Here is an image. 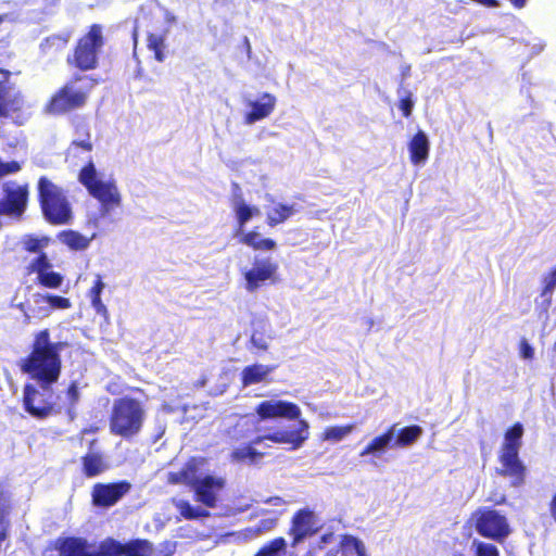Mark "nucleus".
<instances>
[{"instance_id": "28", "label": "nucleus", "mask_w": 556, "mask_h": 556, "mask_svg": "<svg viewBox=\"0 0 556 556\" xmlns=\"http://www.w3.org/2000/svg\"><path fill=\"white\" fill-rule=\"evenodd\" d=\"M58 237L63 244L75 251L85 250L90 243L89 238L72 229L61 231Z\"/></svg>"}, {"instance_id": "49", "label": "nucleus", "mask_w": 556, "mask_h": 556, "mask_svg": "<svg viewBox=\"0 0 556 556\" xmlns=\"http://www.w3.org/2000/svg\"><path fill=\"white\" fill-rule=\"evenodd\" d=\"M488 501L493 503V505H495V506H500L507 502V497L504 494H500L495 497H489Z\"/></svg>"}, {"instance_id": "37", "label": "nucleus", "mask_w": 556, "mask_h": 556, "mask_svg": "<svg viewBox=\"0 0 556 556\" xmlns=\"http://www.w3.org/2000/svg\"><path fill=\"white\" fill-rule=\"evenodd\" d=\"M354 425H342L327 427L321 433V440L330 442H339L352 432Z\"/></svg>"}, {"instance_id": "5", "label": "nucleus", "mask_w": 556, "mask_h": 556, "mask_svg": "<svg viewBox=\"0 0 556 556\" xmlns=\"http://www.w3.org/2000/svg\"><path fill=\"white\" fill-rule=\"evenodd\" d=\"M37 190L41 213L49 224L67 225L73 220L72 205L62 187L41 176Z\"/></svg>"}, {"instance_id": "50", "label": "nucleus", "mask_w": 556, "mask_h": 556, "mask_svg": "<svg viewBox=\"0 0 556 556\" xmlns=\"http://www.w3.org/2000/svg\"><path fill=\"white\" fill-rule=\"evenodd\" d=\"M548 507H549L551 516L553 517V519L556 522V492L553 494Z\"/></svg>"}, {"instance_id": "45", "label": "nucleus", "mask_w": 556, "mask_h": 556, "mask_svg": "<svg viewBox=\"0 0 556 556\" xmlns=\"http://www.w3.org/2000/svg\"><path fill=\"white\" fill-rule=\"evenodd\" d=\"M414 102L410 94L405 96L399 102V109L404 117H409L413 111Z\"/></svg>"}, {"instance_id": "6", "label": "nucleus", "mask_w": 556, "mask_h": 556, "mask_svg": "<svg viewBox=\"0 0 556 556\" xmlns=\"http://www.w3.org/2000/svg\"><path fill=\"white\" fill-rule=\"evenodd\" d=\"M104 42L102 26L100 24L90 25L87 33L77 39L72 53L67 55V65L80 72L96 70Z\"/></svg>"}, {"instance_id": "16", "label": "nucleus", "mask_w": 556, "mask_h": 556, "mask_svg": "<svg viewBox=\"0 0 556 556\" xmlns=\"http://www.w3.org/2000/svg\"><path fill=\"white\" fill-rule=\"evenodd\" d=\"M225 479L220 477L207 475L202 479H199L193 486L195 501L208 508H214L217 504L218 495L225 488Z\"/></svg>"}, {"instance_id": "24", "label": "nucleus", "mask_w": 556, "mask_h": 556, "mask_svg": "<svg viewBox=\"0 0 556 556\" xmlns=\"http://www.w3.org/2000/svg\"><path fill=\"white\" fill-rule=\"evenodd\" d=\"M240 242L252 249L253 251H273L277 248L276 240L271 238H262L258 227L243 232Z\"/></svg>"}, {"instance_id": "27", "label": "nucleus", "mask_w": 556, "mask_h": 556, "mask_svg": "<svg viewBox=\"0 0 556 556\" xmlns=\"http://www.w3.org/2000/svg\"><path fill=\"white\" fill-rule=\"evenodd\" d=\"M34 300L37 304H47V314L55 309H68L72 307V302L68 298L56 294H34Z\"/></svg>"}, {"instance_id": "40", "label": "nucleus", "mask_w": 556, "mask_h": 556, "mask_svg": "<svg viewBox=\"0 0 556 556\" xmlns=\"http://www.w3.org/2000/svg\"><path fill=\"white\" fill-rule=\"evenodd\" d=\"M556 289V265L548 270L542 278L541 296L547 299L549 304L552 301V294Z\"/></svg>"}, {"instance_id": "39", "label": "nucleus", "mask_w": 556, "mask_h": 556, "mask_svg": "<svg viewBox=\"0 0 556 556\" xmlns=\"http://www.w3.org/2000/svg\"><path fill=\"white\" fill-rule=\"evenodd\" d=\"M37 283L43 288L48 289H59L63 283V276L53 270H46L41 275L37 276Z\"/></svg>"}, {"instance_id": "34", "label": "nucleus", "mask_w": 556, "mask_h": 556, "mask_svg": "<svg viewBox=\"0 0 556 556\" xmlns=\"http://www.w3.org/2000/svg\"><path fill=\"white\" fill-rule=\"evenodd\" d=\"M153 545L146 539H134L125 543L124 556H152Z\"/></svg>"}, {"instance_id": "53", "label": "nucleus", "mask_w": 556, "mask_h": 556, "mask_svg": "<svg viewBox=\"0 0 556 556\" xmlns=\"http://www.w3.org/2000/svg\"><path fill=\"white\" fill-rule=\"evenodd\" d=\"M392 440V430L384 432V446L388 445Z\"/></svg>"}, {"instance_id": "12", "label": "nucleus", "mask_w": 556, "mask_h": 556, "mask_svg": "<svg viewBox=\"0 0 556 556\" xmlns=\"http://www.w3.org/2000/svg\"><path fill=\"white\" fill-rule=\"evenodd\" d=\"M278 264L270 257L255 256L252 266L243 273L245 290L254 292L267 282H276Z\"/></svg>"}, {"instance_id": "1", "label": "nucleus", "mask_w": 556, "mask_h": 556, "mask_svg": "<svg viewBox=\"0 0 556 556\" xmlns=\"http://www.w3.org/2000/svg\"><path fill=\"white\" fill-rule=\"evenodd\" d=\"M66 342H52L49 329H41L34 334L27 355L20 359L18 368L30 380L23 387V408L31 417L42 420L60 413L53 400L52 387L59 381L62 372L61 351Z\"/></svg>"}, {"instance_id": "29", "label": "nucleus", "mask_w": 556, "mask_h": 556, "mask_svg": "<svg viewBox=\"0 0 556 556\" xmlns=\"http://www.w3.org/2000/svg\"><path fill=\"white\" fill-rule=\"evenodd\" d=\"M64 397L65 400L63 407L65 409V413L71 419H74V417L76 416V407L80 400L79 386L76 380H73L68 383L64 391Z\"/></svg>"}, {"instance_id": "54", "label": "nucleus", "mask_w": 556, "mask_h": 556, "mask_svg": "<svg viewBox=\"0 0 556 556\" xmlns=\"http://www.w3.org/2000/svg\"><path fill=\"white\" fill-rule=\"evenodd\" d=\"M97 431H98V427H96V426H90L89 428H84V429L81 430V432H83L84 434H86V433H94V432H97Z\"/></svg>"}, {"instance_id": "30", "label": "nucleus", "mask_w": 556, "mask_h": 556, "mask_svg": "<svg viewBox=\"0 0 556 556\" xmlns=\"http://www.w3.org/2000/svg\"><path fill=\"white\" fill-rule=\"evenodd\" d=\"M278 516L271 515L270 517L262 518L254 526L244 529V535L248 539H254L268 533L276 529L278 526Z\"/></svg>"}, {"instance_id": "31", "label": "nucleus", "mask_w": 556, "mask_h": 556, "mask_svg": "<svg viewBox=\"0 0 556 556\" xmlns=\"http://www.w3.org/2000/svg\"><path fill=\"white\" fill-rule=\"evenodd\" d=\"M166 33H148L147 35V48L153 52L154 59L157 62H163L166 58Z\"/></svg>"}, {"instance_id": "8", "label": "nucleus", "mask_w": 556, "mask_h": 556, "mask_svg": "<svg viewBox=\"0 0 556 556\" xmlns=\"http://www.w3.org/2000/svg\"><path fill=\"white\" fill-rule=\"evenodd\" d=\"M472 526L482 538L503 542L510 534V527L506 516L500 511L480 507L471 514Z\"/></svg>"}, {"instance_id": "18", "label": "nucleus", "mask_w": 556, "mask_h": 556, "mask_svg": "<svg viewBox=\"0 0 556 556\" xmlns=\"http://www.w3.org/2000/svg\"><path fill=\"white\" fill-rule=\"evenodd\" d=\"M28 186L5 188L4 197L0 201L1 215L20 217L24 214L28 201Z\"/></svg>"}, {"instance_id": "38", "label": "nucleus", "mask_w": 556, "mask_h": 556, "mask_svg": "<svg viewBox=\"0 0 556 556\" xmlns=\"http://www.w3.org/2000/svg\"><path fill=\"white\" fill-rule=\"evenodd\" d=\"M52 267L50 260L45 252H40L26 267L25 273L27 275L37 274L41 275L46 270Z\"/></svg>"}, {"instance_id": "19", "label": "nucleus", "mask_w": 556, "mask_h": 556, "mask_svg": "<svg viewBox=\"0 0 556 556\" xmlns=\"http://www.w3.org/2000/svg\"><path fill=\"white\" fill-rule=\"evenodd\" d=\"M97 442V439H92L88 445L89 451L80 458L81 473L86 478L98 477L109 468L104 454L98 451H92Z\"/></svg>"}, {"instance_id": "22", "label": "nucleus", "mask_w": 556, "mask_h": 556, "mask_svg": "<svg viewBox=\"0 0 556 556\" xmlns=\"http://www.w3.org/2000/svg\"><path fill=\"white\" fill-rule=\"evenodd\" d=\"M232 208L236 215L238 229L242 230L245 224L251 219V205L247 204L242 198L241 187L238 182L231 184Z\"/></svg>"}, {"instance_id": "48", "label": "nucleus", "mask_w": 556, "mask_h": 556, "mask_svg": "<svg viewBox=\"0 0 556 556\" xmlns=\"http://www.w3.org/2000/svg\"><path fill=\"white\" fill-rule=\"evenodd\" d=\"M266 504L274 506H281L286 504V501L280 496H270L264 501Z\"/></svg>"}, {"instance_id": "13", "label": "nucleus", "mask_w": 556, "mask_h": 556, "mask_svg": "<svg viewBox=\"0 0 556 556\" xmlns=\"http://www.w3.org/2000/svg\"><path fill=\"white\" fill-rule=\"evenodd\" d=\"M319 530L318 519L314 510L308 507L298 509L291 517L288 534L290 545L298 546L306 538L315 535Z\"/></svg>"}, {"instance_id": "11", "label": "nucleus", "mask_w": 556, "mask_h": 556, "mask_svg": "<svg viewBox=\"0 0 556 556\" xmlns=\"http://www.w3.org/2000/svg\"><path fill=\"white\" fill-rule=\"evenodd\" d=\"M295 426H282L276 428L274 431L263 435H257L252 440V444H260L268 440L276 444L288 445V450L294 451L300 448L303 443L308 439V424L304 419H296Z\"/></svg>"}, {"instance_id": "17", "label": "nucleus", "mask_w": 556, "mask_h": 556, "mask_svg": "<svg viewBox=\"0 0 556 556\" xmlns=\"http://www.w3.org/2000/svg\"><path fill=\"white\" fill-rule=\"evenodd\" d=\"M248 111L244 112L243 122L247 125L269 117L277 105V98L269 92H262L255 100L247 101Z\"/></svg>"}, {"instance_id": "7", "label": "nucleus", "mask_w": 556, "mask_h": 556, "mask_svg": "<svg viewBox=\"0 0 556 556\" xmlns=\"http://www.w3.org/2000/svg\"><path fill=\"white\" fill-rule=\"evenodd\" d=\"M77 179L87 189L88 193L104 207L110 208L121 204V194L115 181L101 180L90 156L80 168Z\"/></svg>"}, {"instance_id": "47", "label": "nucleus", "mask_w": 556, "mask_h": 556, "mask_svg": "<svg viewBox=\"0 0 556 556\" xmlns=\"http://www.w3.org/2000/svg\"><path fill=\"white\" fill-rule=\"evenodd\" d=\"M520 355L526 359H532L534 356L533 348L528 343L526 339H522L519 343Z\"/></svg>"}, {"instance_id": "33", "label": "nucleus", "mask_w": 556, "mask_h": 556, "mask_svg": "<svg viewBox=\"0 0 556 556\" xmlns=\"http://www.w3.org/2000/svg\"><path fill=\"white\" fill-rule=\"evenodd\" d=\"M422 428L418 425H412L401 428L394 441L395 446H409L422 434Z\"/></svg>"}, {"instance_id": "23", "label": "nucleus", "mask_w": 556, "mask_h": 556, "mask_svg": "<svg viewBox=\"0 0 556 556\" xmlns=\"http://www.w3.org/2000/svg\"><path fill=\"white\" fill-rule=\"evenodd\" d=\"M275 369L276 366L274 365L253 364L245 366L240 374L241 383L243 387H248L263 382Z\"/></svg>"}, {"instance_id": "10", "label": "nucleus", "mask_w": 556, "mask_h": 556, "mask_svg": "<svg viewBox=\"0 0 556 556\" xmlns=\"http://www.w3.org/2000/svg\"><path fill=\"white\" fill-rule=\"evenodd\" d=\"M10 77L9 71L0 68V118H13L22 124L18 119L24 117L25 98Z\"/></svg>"}, {"instance_id": "51", "label": "nucleus", "mask_w": 556, "mask_h": 556, "mask_svg": "<svg viewBox=\"0 0 556 556\" xmlns=\"http://www.w3.org/2000/svg\"><path fill=\"white\" fill-rule=\"evenodd\" d=\"M251 342L256 346L258 350L266 351L267 350V343L266 342H257L254 338V336L251 338Z\"/></svg>"}, {"instance_id": "14", "label": "nucleus", "mask_w": 556, "mask_h": 556, "mask_svg": "<svg viewBox=\"0 0 556 556\" xmlns=\"http://www.w3.org/2000/svg\"><path fill=\"white\" fill-rule=\"evenodd\" d=\"M130 490L131 483L127 480L98 482L91 489V503L94 507L109 508L116 505Z\"/></svg>"}, {"instance_id": "15", "label": "nucleus", "mask_w": 556, "mask_h": 556, "mask_svg": "<svg viewBox=\"0 0 556 556\" xmlns=\"http://www.w3.org/2000/svg\"><path fill=\"white\" fill-rule=\"evenodd\" d=\"M255 412L263 420L278 417L296 420L301 416V409L296 404L281 400L263 401L256 406Z\"/></svg>"}, {"instance_id": "44", "label": "nucleus", "mask_w": 556, "mask_h": 556, "mask_svg": "<svg viewBox=\"0 0 556 556\" xmlns=\"http://www.w3.org/2000/svg\"><path fill=\"white\" fill-rule=\"evenodd\" d=\"M340 545L344 549H353L358 556L365 555V548L361 540L353 535L345 534L342 536Z\"/></svg>"}, {"instance_id": "57", "label": "nucleus", "mask_w": 556, "mask_h": 556, "mask_svg": "<svg viewBox=\"0 0 556 556\" xmlns=\"http://www.w3.org/2000/svg\"><path fill=\"white\" fill-rule=\"evenodd\" d=\"M453 556H465V554H463L462 552H456L453 554Z\"/></svg>"}, {"instance_id": "21", "label": "nucleus", "mask_w": 556, "mask_h": 556, "mask_svg": "<svg viewBox=\"0 0 556 556\" xmlns=\"http://www.w3.org/2000/svg\"><path fill=\"white\" fill-rule=\"evenodd\" d=\"M409 160L414 165L425 164L429 156V140L422 130H418L408 143Z\"/></svg>"}, {"instance_id": "36", "label": "nucleus", "mask_w": 556, "mask_h": 556, "mask_svg": "<svg viewBox=\"0 0 556 556\" xmlns=\"http://www.w3.org/2000/svg\"><path fill=\"white\" fill-rule=\"evenodd\" d=\"M252 445L253 444L251 443V444H247V445L239 446V447L235 448L230 453L231 462L244 463V462L249 460L250 463H255L260 458H262L264 454L261 452H257L255 448L252 447Z\"/></svg>"}, {"instance_id": "46", "label": "nucleus", "mask_w": 556, "mask_h": 556, "mask_svg": "<svg viewBox=\"0 0 556 556\" xmlns=\"http://www.w3.org/2000/svg\"><path fill=\"white\" fill-rule=\"evenodd\" d=\"M382 448V434L377 435L362 452L361 455H367L371 451H377Z\"/></svg>"}, {"instance_id": "20", "label": "nucleus", "mask_w": 556, "mask_h": 556, "mask_svg": "<svg viewBox=\"0 0 556 556\" xmlns=\"http://www.w3.org/2000/svg\"><path fill=\"white\" fill-rule=\"evenodd\" d=\"M199 464L200 462L197 457L188 458L180 470L167 473V482L170 484L184 483L194 486L195 482L199 481V479H197Z\"/></svg>"}, {"instance_id": "26", "label": "nucleus", "mask_w": 556, "mask_h": 556, "mask_svg": "<svg viewBox=\"0 0 556 556\" xmlns=\"http://www.w3.org/2000/svg\"><path fill=\"white\" fill-rule=\"evenodd\" d=\"M93 149V143L90 139V135L83 140H73L66 150V161H71L77 164L78 161L83 160L81 154H90Z\"/></svg>"}, {"instance_id": "42", "label": "nucleus", "mask_w": 556, "mask_h": 556, "mask_svg": "<svg viewBox=\"0 0 556 556\" xmlns=\"http://www.w3.org/2000/svg\"><path fill=\"white\" fill-rule=\"evenodd\" d=\"M49 243V239L38 238L35 236H27L23 240V249L29 253H40L42 252L41 249L45 248Z\"/></svg>"}, {"instance_id": "25", "label": "nucleus", "mask_w": 556, "mask_h": 556, "mask_svg": "<svg viewBox=\"0 0 556 556\" xmlns=\"http://www.w3.org/2000/svg\"><path fill=\"white\" fill-rule=\"evenodd\" d=\"M295 213L294 205L277 203L266 214V224L268 227L274 228L287 222Z\"/></svg>"}, {"instance_id": "32", "label": "nucleus", "mask_w": 556, "mask_h": 556, "mask_svg": "<svg viewBox=\"0 0 556 556\" xmlns=\"http://www.w3.org/2000/svg\"><path fill=\"white\" fill-rule=\"evenodd\" d=\"M104 282L102 280L101 275H97L96 280L93 281L92 287L89 289L88 295L90 298V302L94 311L104 316L108 317V309L104 303L101 300V292L104 289Z\"/></svg>"}, {"instance_id": "35", "label": "nucleus", "mask_w": 556, "mask_h": 556, "mask_svg": "<svg viewBox=\"0 0 556 556\" xmlns=\"http://www.w3.org/2000/svg\"><path fill=\"white\" fill-rule=\"evenodd\" d=\"M287 546L283 536H276L263 544L253 556H279L286 553Z\"/></svg>"}, {"instance_id": "56", "label": "nucleus", "mask_w": 556, "mask_h": 556, "mask_svg": "<svg viewBox=\"0 0 556 556\" xmlns=\"http://www.w3.org/2000/svg\"><path fill=\"white\" fill-rule=\"evenodd\" d=\"M260 215V208L251 205V219Z\"/></svg>"}, {"instance_id": "4", "label": "nucleus", "mask_w": 556, "mask_h": 556, "mask_svg": "<svg viewBox=\"0 0 556 556\" xmlns=\"http://www.w3.org/2000/svg\"><path fill=\"white\" fill-rule=\"evenodd\" d=\"M146 418L147 410L142 401L129 395L118 397L109 417L110 432L130 441L141 432Z\"/></svg>"}, {"instance_id": "41", "label": "nucleus", "mask_w": 556, "mask_h": 556, "mask_svg": "<svg viewBox=\"0 0 556 556\" xmlns=\"http://www.w3.org/2000/svg\"><path fill=\"white\" fill-rule=\"evenodd\" d=\"M472 547L473 556H500L498 548L492 543L473 540Z\"/></svg>"}, {"instance_id": "55", "label": "nucleus", "mask_w": 556, "mask_h": 556, "mask_svg": "<svg viewBox=\"0 0 556 556\" xmlns=\"http://www.w3.org/2000/svg\"><path fill=\"white\" fill-rule=\"evenodd\" d=\"M132 41H134V50L136 51L137 46H138V31L136 28L132 31Z\"/></svg>"}, {"instance_id": "52", "label": "nucleus", "mask_w": 556, "mask_h": 556, "mask_svg": "<svg viewBox=\"0 0 556 556\" xmlns=\"http://www.w3.org/2000/svg\"><path fill=\"white\" fill-rule=\"evenodd\" d=\"M516 9H522L526 5L527 0H509Z\"/></svg>"}, {"instance_id": "9", "label": "nucleus", "mask_w": 556, "mask_h": 556, "mask_svg": "<svg viewBox=\"0 0 556 556\" xmlns=\"http://www.w3.org/2000/svg\"><path fill=\"white\" fill-rule=\"evenodd\" d=\"M58 549L61 556H124L125 543L113 538H106L100 543L99 553L88 552V543L78 536L58 539Z\"/></svg>"}, {"instance_id": "43", "label": "nucleus", "mask_w": 556, "mask_h": 556, "mask_svg": "<svg viewBox=\"0 0 556 556\" xmlns=\"http://www.w3.org/2000/svg\"><path fill=\"white\" fill-rule=\"evenodd\" d=\"M177 508L180 515L188 520H193L199 517L207 516V511L201 510L200 508H194L187 501H180L177 505Z\"/></svg>"}, {"instance_id": "3", "label": "nucleus", "mask_w": 556, "mask_h": 556, "mask_svg": "<svg viewBox=\"0 0 556 556\" xmlns=\"http://www.w3.org/2000/svg\"><path fill=\"white\" fill-rule=\"evenodd\" d=\"M523 426L517 421L504 432L503 443L498 451V476L509 479L513 488H520L526 483L527 467L519 457L522 445Z\"/></svg>"}, {"instance_id": "2", "label": "nucleus", "mask_w": 556, "mask_h": 556, "mask_svg": "<svg viewBox=\"0 0 556 556\" xmlns=\"http://www.w3.org/2000/svg\"><path fill=\"white\" fill-rule=\"evenodd\" d=\"M98 84L99 79L91 75L73 74L51 94L43 106V112L60 116L84 109Z\"/></svg>"}]
</instances>
